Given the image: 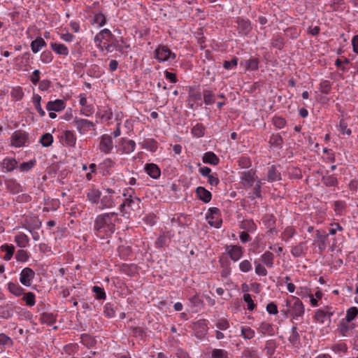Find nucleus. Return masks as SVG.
<instances>
[{"label":"nucleus","mask_w":358,"mask_h":358,"mask_svg":"<svg viewBox=\"0 0 358 358\" xmlns=\"http://www.w3.org/2000/svg\"><path fill=\"white\" fill-rule=\"evenodd\" d=\"M117 213H104L97 215L94 222V234L101 238L110 236L115 231V223L119 221Z\"/></svg>","instance_id":"1"},{"label":"nucleus","mask_w":358,"mask_h":358,"mask_svg":"<svg viewBox=\"0 0 358 358\" xmlns=\"http://www.w3.org/2000/svg\"><path fill=\"white\" fill-rule=\"evenodd\" d=\"M292 301L288 299L286 301V305L289 307V313L294 318L302 316L304 314V306L302 301L295 296H292Z\"/></svg>","instance_id":"2"},{"label":"nucleus","mask_w":358,"mask_h":358,"mask_svg":"<svg viewBox=\"0 0 358 358\" xmlns=\"http://www.w3.org/2000/svg\"><path fill=\"white\" fill-rule=\"evenodd\" d=\"M220 210L217 208L212 207L208 210L206 218L208 224L215 228H220L222 224V220L219 219Z\"/></svg>","instance_id":"3"},{"label":"nucleus","mask_w":358,"mask_h":358,"mask_svg":"<svg viewBox=\"0 0 358 358\" xmlns=\"http://www.w3.org/2000/svg\"><path fill=\"white\" fill-rule=\"evenodd\" d=\"M73 123L80 134H85L92 129L94 130L95 127V124L92 122L86 119L78 118L77 117H75Z\"/></svg>","instance_id":"4"},{"label":"nucleus","mask_w":358,"mask_h":358,"mask_svg":"<svg viewBox=\"0 0 358 358\" xmlns=\"http://www.w3.org/2000/svg\"><path fill=\"white\" fill-rule=\"evenodd\" d=\"M28 140V134L22 130H17L11 136V143L16 148L25 145Z\"/></svg>","instance_id":"5"},{"label":"nucleus","mask_w":358,"mask_h":358,"mask_svg":"<svg viewBox=\"0 0 358 358\" xmlns=\"http://www.w3.org/2000/svg\"><path fill=\"white\" fill-rule=\"evenodd\" d=\"M155 57L159 62H164L175 59L176 54L166 46H159L155 50Z\"/></svg>","instance_id":"6"},{"label":"nucleus","mask_w":358,"mask_h":358,"mask_svg":"<svg viewBox=\"0 0 358 358\" xmlns=\"http://www.w3.org/2000/svg\"><path fill=\"white\" fill-rule=\"evenodd\" d=\"M226 251L233 262L239 260L243 255V248L237 245H229L226 248Z\"/></svg>","instance_id":"7"},{"label":"nucleus","mask_w":358,"mask_h":358,"mask_svg":"<svg viewBox=\"0 0 358 358\" xmlns=\"http://www.w3.org/2000/svg\"><path fill=\"white\" fill-rule=\"evenodd\" d=\"M35 277V272L31 268L27 267L22 270L20 276V282L27 287L31 285V282Z\"/></svg>","instance_id":"8"},{"label":"nucleus","mask_w":358,"mask_h":358,"mask_svg":"<svg viewBox=\"0 0 358 358\" xmlns=\"http://www.w3.org/2000/svg\"><path fill=\"white\" fill-rule=\"evenodd\" d=\"M241 182L244 186L251 187L255 181V171L250 169L241 173Z\"/></svg>","instance_id":"9"},{"label":"nucleus","mask_w":358,"mask_h":358,"mask_svg":"<svg viewBox=\"0 0 358 358\" xmlns=\"http://www.w3.org/2000/svg\"><path fill=\"white\" fill-rule=\"evenodd\" d=\"M236 23L238 32L241 34L248 35L252 30V26L248 20L238 17Z\"/></svg>","instance_id":"10"},{"label":"nucleus","mask_w":358,"mask_h":358,"mask_svg":"<svg viewBox=\"0 0 358 358\" xmlns=\"http://www.w3.org/2000/svg\"><path fill=\"white\" fill-rule=\"evenodd\" d=\"M99 149L105 153H109L113 149V141L110 136L104 134L101 136Z\"/></svg>","instance_id":"11"},{"label":"nucleus","mask_w":358,"mask_h":358,"mask_svg":"<svg viewBox=\"0 0 358 358\" xmlns=\"http://www.w3.org/2000/svg\"><path fill=\"white\" fill-rule=\"evenodd\" d=\"M144 169L147 174L154 179H157L160 177V169L155 164H146Z\"/></svg>","instance_id":"12"},{"label":"nucleus","mask_w":358,"mask_h":358,"mask_svg":"<svg viewBox=\"0 0 358 358\" xmlns=\"http://www.w3.org/2000/svg\"><path fill=\"white\" fill-rule=\"evenodd\" d=\"M65 103L62 99H56L55 101H50L47 103L46 109L48 111L59 112L64 109Z\"/></svg>","instance_id":"13"},{"label":"nucleus","mask_w":358,"mask_h":358,"mask_svg":"<svg viewBox=\"0 0 358 358\" xmlns=\"http://www.w3.org/2000/svg\"><path fill=\"white\" fill-rule=\"evenodd\" d=\"M87 199L89 201H90L92 204H98L100 202L101 192L98 189H89L87 192Z\"/></svg>","instance_id":"14"},{"label":"nucleus","mask_w":358,"mask_h":358,"mask_svg":"<svg viewBox=\"0 0 358 358\" xmlns=\"http://www.w3.org/2000/svg\"><path fill=\"white\" fill-rule=\"evenodd\" d=\"M197 197L204 203H208L212 199V194L203 187H198L196 189Z\"/></svg>","instance_id":"15"},{"label":"nucleus","mask_w":358,"mask_h":358,"mask_svg":"<svg viewBox=\"0 0 358 358\" xmlns=\"http://www.w3.org/2000/svg\"><path fill=\"white\" fill-rule=\"evenodd\" d=\"M115 200L113 195H103L101 197L99 208L103 210L105 208H113L115 206Z\"/></svg>","instance_id":"16"},{"label":"nucleus","mask_w":358,"mask_h":358,"mask_svg":"<svg viewBox=\"0 0 358 358\" xmlns=\"http://www.w3.org/2000/svg\"><path fill=\"white\" fill-rule=\"evenodd\" d=\"M6 189L12 194H17L22 191L21 185L14 179H8L5 181Z\"/></svg>","instance_id":"17"},{"label":"nucleus","mask_w":358,"mask_h":358,"mask_svg":"<svg viewBox=\"0 0 358 358\" xmlns=\"http://www.w3.org/2000/svg\"><path fill=\"white\" fill-rule=\"evenodd\" d=\"M202 161L205 164L216 166L219 164L220 159L213 152H207L204 153Z\"/></svg>","instance_id":"18"},{"label":"nucleus","mask_w":358,"mask_h":358,"mask_svg":"<svg viewBox=\"0 0 358 358\" xmlns=\"http://www.w3.org/2000/svg\"><path fill=\"white\" fill-rule=\"evenodd\" d=\"M281 178V173L277 171L276 167L272 165L268 168L267 180L268 182L279 181Z\"/></svg>","instance_id":"19"},{"label":"nucleus","mask_w":358,"mask_h":358,"mask_svg":"<svg viewBox=\"0 0 358 358\" xmlns=\"http://www.w3.org/2000/svg\"><path fill=\"white\" fill-rule=\"evenodd\" d=\"M328 234L324 231H321L320 230L316 231V238L317 241L319 242V249L320 250H325L327 247L326 241L328 239Z\"/></svg>","instance_id":"20"},{"label":"nucleus","mask_w":358,"mask_h":358,"mask_svg":"<svg viewBox=\"0 0 358 358\" xmlns=\"http://www.w3.org/2000/svg\"><path fill=\"white\" fill-rule=\"evenodd\" d=\"M46 46L44 39L40 36L37 37L31 43V49L34 53H37L42 48Z\"/></svg>","instance_id":"21"},{"label":"nucleus","mask_w":358,"mask_h":358,"mask_svg":"<svg viewBox=\"0 0 358 358\" xmlns=\"http://www.w3.org/2000/svg\"><path fill=\"white\" fill-rule=\"evenodd\" d=\"M17 165V162L14 158L7 157L3 160L1 164L2 169H5L6 171H13Z\"/></svg>","instance_id":"22"},{"label":"nucleus","mask_w":358,"mask_h":358,"mask_svg":"<svg viewBox=\"0 0 358 358\" xmlns=\"http://www.w3.org/2000/svg\"><path fill=\"white\" fill-rule=\"evenodd\" d=\"M40 320L41 323L51 326L56 322V315L52 313H43L41 315Z\"/></svg>","instance_id":"23"},{"label":"nucleus","mask_w":358,"mask_h":358,"mask_svg":"<svg viewBox=\"0 0 358 358\" xmlns=\"http://www.w3.org/2000/svg\"><path fill=\"white\" fill-rule=\"evenodd\" d=\"M240 228L248 232H253L257 229V225L252 220H243L240 224Z\"/></svg>","instance_id":"24"},{"label":"nucleus","mask_w":358,"mask_h":358,"mask_svg":"<svg viewBox=\"0 0 358 358\" xmlns=\"http://www.w3.org/2000/svg\"><path fill=\"white\" fill-rule=\"evenodd\" d=\"M322 182L328 187H336L338 185V180L334 175H325L322 178Z\"/></svg>","instance_id":"25"},{"label":"nucleus","mask_w":358,"mask_h":358,"mask_svg":"<svg viewBox=\"0 0 358 358\" xmlns=\"http://www.w3.org/2000/svg\"><path fill=\"white\" fill-rule=\"evenodd\" d=\"M50 46L52 49L58 55L66 56L69 54V50L67 47L64 44L52 43Z\"/></svg>","instance_id":"26"},{"label":"nucleus","mask_w":358,"mask_h":358,"mask_svg":"<svg viewBox=\"0 0 358 358\" xmlns=\"http://www.w3.org/2000/svg\"><path fill=\"white\" fill-rule=\"evenodd\" d=\"M122 152L127 154L133 152L136 147V143L133 140H126L124 138H122Z\"/></svg>","instance_id":"27"},{"label":"nucleus","mask_w":358,"mask_h":358,"mask_svg":"<svg viewBox=\"0 0 358 358\" xmlns=\"http://www.w3.org/2000/svg\"><path fill=\"white\" fill-rule=\"evenodd\" d=\"M8 289L10 293L16 296H20L24 294V289L17 283L10 282L8 284Z\"/></svg>","instance_id":"28"},{"label":"nucleus","mask_w":358,"mask_h":358,"mask_svg":"<svg viewBox=\"0 0 358 358\" xmlns=\"http://www.w3.org/2000/svg\"><path fill=\"white\" fill-rule=\"evenodd\" d=\"M135 203V201L131 198L124 199L122 203L120 205L119 209L120 212L123 213H127V208H129L131 210H134V204Z\"/></svg>","instance_id":"29"},{"label":"nucleus","mask_w":358,"mask_h":358,"mask_svg":"<svg viewBox=\"0 0 358 358\" xmlns=\"http://www.w3.org/2000/svg\"><path fill=\"white\" fill-rule=\"evenodd\" d=\"M64 138L66 145L71 147L75 146L76 142V137L71 131H65L64 134Z\"/></svg>","instance_id":"30"},{"label":"nucleus","mask_w":358,"mask_h":358,"mask_svg":"<svg viewBox=\"0 0 358 358\" xmlns=\"http://www.w3.org/2000/svg\"><path fill=\"white\" fill-rule=\"evenodd\" d=\"M259 60L257 58H251L244 61L245 70L256 71L259 68Z\"/></svg>","instance_id":"31"},{"label":"nucleus","mask_w":358,"mask_h":358,"mask_svg":"<svg viewBox=\"0 0 358 358\" xmlns=\"http://www.w3.org/2000/svg\"><path fill=\"white\" fill-rule=\"evenodd\" d=\"M0 249L2 252H6L3 257L4 260L8 261L12 258L15 251V247L13 245L4 244L1 246Z\"/></svg>","instance_id":"32"},{"label":"nucleus","mask_w":358,"mask_h":358,"mask_svg":"<svg viewBox=\"0 0 358 358\" xmlns=\"http://www.w3.org/2000/svg\"><path fill=\"white\" fill-rule=\"evenodd\" d=\"M117 309V305L111 303H107L104 306L103 313L107 317L111 318L115 316Z\"/></svg>","instance_id":"33"},{"label":"nucleus","mask_w":358,"mask_h":358,"mask_svg":"<svg viewBox=\"0 0 358 358\" xmlns=\"http://www.w3.org/2000/svg\"><path fill=\"white\" fill-rule=\"evenodd\" d=\"M271 45L273 48L282 50L285 45V39L280 34H275L272 38Z\"/></svg>","instance_id":"34"},{"label":"nucleus","mask_w":358,"mask_h":358,"mask_svg":"<svg viewBox=\"0 0 358 358\" xmlns=\"http://www.w3.org/2000/svg\"><path fill=\"white\" fill-rule=\"evenodd\" d=\"M259 330L262 334H268L270 336L275 334L274 329L270 323L262 322L259 325Z\"/></svg>","instance_id":"35"},{"label":"nucleus","mask_w":358,"mask_h":358,"mask_svg":"<svg viewBox=\"0 0 358 358\" xmlns=\"http://www.w3.org/2000/svg\"><path fill=\"white\" fill-rule=\"evenodd\" d=\"M203 101L206 105H211L215 103V94L210 90H203Z\"/></svg>","instance_id":"36"},{"label":"nucleus","mask_w":358,"mask_h":358,"mask_svg":"<svg viewBox=\"0 0 358 358\" xmlns=\"http://www.w3.org/2000/svg\"><path fill=\"white\" fill-rule=\"evenodd\" d=\"M29 238L28 236L23 234L20 233L15 237V241L17 243V246L20 248H25L29 243Z\"/></svg>","instance_id":"37"},{"label":"nucleus","mask_w":358,"mask_h":358,"mask_svg":"<svg viewBox=\"0 0 358 358\" xmlns=\"http://www.w3.org/2000/svg\"><path fill=\"white\" fill-rule=\"evenodd\" d=\"M114 38L110 31L108 29L101 30L94 38V41H101V39H106L110 41Z\"/></svg>","instance_id":"38"},{"label":"nucleus","mask_w":358,"mask_h":358,"mask_svg":"<svg viewBox=\"0 0 358 358\" xmlns=\"http://www.w3.org/2000/svg\"><path fill=\"white\" fill-rule=\"evenodd\" d=\"M80 340L83 345H85L87 348L94 346L96 343V340L92 336L87 334H82L80 336Z\"/></svg>","instance_id":"39"},{"label":"nucleus","mask_w":358,"mask_h":358,"mask_svg":"<svg viewBox=\"0 0 358 358\" xmlns=\"http://www.w3.org/2000/svg\"><path fill=\"white\" fill-rule=\"evenodd\" d=\"M201 99V94L199 91H195L193 90H189V107L191 108H193L194 103L196 102L197 101H199Z\"/></svg>","instance_id":"40"},{"label":"nucleus","mask_w":358,"mask_h":358,"mask_svg":"<svg viewBox=\"0 0 358 358\" xmlns=\"http://www.w3.org/2000/svg\"><path fill=\"white\" fill-rule=\"evenodd\" d=\"M306 250L305 243L301 242L299 245L293 247L291 250L292 255L295 257H301Z\"/></svg>","instance_id":"41"},{"label":"nucleus","mask_w":358,"mask_h":358,"mask_svg":"<svg viewBox=\"0 0 358 358\" xmlns=\"http://www.w3.org/2000/svg\"><path fill=\"white\" fill-rule=\"evenodd\" d=\"M268 143L273 146L281 148L283 144V139L279 134H272Z\"/></svg>","instance_id":"42"},{"label":"nucleus","mask_w":358,"mask_h":358,"mask_svg":"<svg viewBox=\"0 0 358 358\" xmlns=\"http://www.w3.org/2000/svg\"><path fill=\"white\" fill-rule=\"evenodd\" d=\"M157 142L154 139H148L143 143V148L148 150L152 152H156L157 150Z\"/></svg>","instance_id":"43"},{"label":"nucleus","mask_w":358,"mask_h":358,"mask_svg":"<svg viewBox=\"0 0 358 358\" xmlns=\"http://www.w3.org/2000/svg\"><path fill=\"white\" fill-rule=\"evenodd\" d=\"M348 323L349 322H347L345 320H342L340 322L339 332L343 336H347L349 330H351L354 328L353 325H349Z\"/></svg>","instance_id":"44"},{"label":"nucleus","mask_w":358,"mask_h":358,"mask_svg":"<svg viewBox=\"0 0 358 358\" xmlns=\"http://www.w3.org/2000/svg\"><path fill=\"white\" fill-rule=\"evenodd\" d=\"M137 270V266L134 264H122L121 266V271L124 273L129 276H133Z\"/></svg>","instance_id":"45"},{"label":"nucleus","mask_w":358,"mask_h":358,"mask_svg":"<svg viewBox=\"0 0 358 358\" xmlns=\"http://www.w3.org/2000/svg\"><path fill=\"white\" fill-rule=\"evenodd\" d=\"M273 258H274L273 254L268 251H266V252H264L262 256L263 263L268 267L273 266Z\"/></svg>","instance_id":"46"},{"label":"nucleus","mask_w":358,"mask_h":358,"mask_svg":"<svg viewBox=\"0 0 358 358\" xmlns=\"http://www.w3.org/2000/svg\"><path fill=\"white\" fill-rule=\"evenodd\" d=\"M53 142V136L50 133H45L41 137L40 143L43 147H49Z\"/></svg>","instance_id":"47"},{"label":"nucleus","mask_w":358,"mask_h":358,"mask_svg":"<svg viewBox=\"0 0 358 358\" xmlns=\"http://www.w3.org/2000/svg\"><path fill=\"white\" fill-rule=\"evenodd\" d=\"M331 315V313H328L323 310H317L315 315V319L320 323H324V319L327 317L329 318Z\"/></svg>","instance_id":"48"},{"label":"nucleus","mask_w":358,"mask_h":358,"mask_svg":"<svg viewBox=\"0 0 358 358\" xmlns=\"http://www.w3.org/2000/svg\"><path fill=\"white\" fill-rule=\"evenodd\" d=\"M205 127L201 123H197L192 129V133L194 136L202 137L205 134Z\"/></svg>","instance_id":"49"},{"label":"nucleus","mask_w":358,"mask_h":358,"mask_svg":"<svg viewBox=\"0 0 358 358\" xmlns=\"http://www.w3.org/2000/svg\"><path fill=\"white\" fill-rule=\"evenodd\" d=\"M358 315V308L357 307H351L347 310L345 321L350 322L352 321Z\"/></svg>","instance_id":"50"},{"label":"nucleus","mask_w":358,"mask_h":358,"mask_svg":"<svg viewBox=\"0 0 358 358\" xmlns=\"http://www.w3.org/2000/svg\"><path fill=\"white\" fill-rule=\"evenodd\" d=\"M22 300L25 302L27 306H33L36 303L35 294L33 292H27L23 296Z\"/></svg>","instance_id":"51"},{"label":"nucleus","mask_w":358,"mask_h":358,"mask_svg":"<svg viewBox=\"0 0 358 358\" xmlns=\"http://www.w3.org/2000/svg\"><path fill=\"white\" fill-rule=\"evenodd\" d=\"M262 221L266 227H269L275 225L276 219L272 214H266Z\"/></svg>","instance_id":"52"},{"label":"nucleus","mask_w":358,"mask_h":358,"mask_svg":"<svg viewBox=\"0 0 358 358\" xmlns=\"http://www.w3.org/2000/svg\"><path fill=\"white\" fill-rule=\"evenodd\" d=\"M36 164V160L35 159H31L27 162H23L20 165V170L22 172H27L31 170Z\"/></svg>","instance_id":"53"},{"label":"nucleus","mask_w":358,"mask_h":358,"mask_svg":"<svg viewBox=\"0 0 358 358\" xmlns=\"http://www.w3.org/2000/svg\"><path fill=\"white\" fill-rule=\"evenodd\" d=\"M92 291L95 294V298L96 299H106V292L103 288L99 286H94L92 287Z\"/></svg>","instance_id":"54"},{"label":"nucleus","mask_w":358,"mask_h":358,"mask_svg":"<svg viewBox=\"0 0 358 358\" xmlns=\"http://www.w3.org/2000/svg\"><path fill=\"white\" fill-rule=\"evenodd\" d=\"M10 94L11 96L17 101L21 100L24 96V92L21 87L13 88Z\"/></svg>","instance_id":"55"},{"label":"nucleus","mask_w":358,"mask_h":358,"mask_svg":"<svg viewBox=\"0 0 358 358\" xmlns=\"http://www.w3.org/2000/svg\"><path fill=\"white\" fill-rule=\"evenodd\" d=\"M273 124L278 129H282L286 125V120L280 116H275L273 117Z\"/></svg>","instance_id":"56"},{"label":"nucleus","mask_w":358,"mask_h":358,"mask_svg":"<svg viewBox=\"0 0 358 358\" xmlns=\"http://www.w3.org/2000/svg\"><path fill=\"white\" fill-rule=\"evenodd\" d=\"M15 259L17 262H24L28 260V252L24 250H19L15 254Z\"/></svg>","instance_id":"57"},{"label":"nucleus","mask_w":358,"mask_h":358,"mask_svg":"<svg viewBox=\"0 0 358 358\" xmlns=\"http://www.w3.org/2000/svg\"><path fill=\"white\" fill-rule=\"evenodd\" d=\"M331 90V85L329 80H323L320 84V91L325 94H328Z\"/></svg>","instance_id":"58"},{"label":"nucleus","mask_w":358,"mask_h":358,"mask_svg":"<svg viewBox=\"0 0 358 358\" xmlns=\"http://www.w3.org/2000/svg\"><path fill=\"white\" fill-rule=\"evenodd\" d=\"M239 268L242 272L248 273L252 270V266L249 260L244 259L239 264Z\"/></svg>","instance_id":"59"},{"label":"nucleus","mask_w":358,"mask_h":358,"mask_svg":"<svg viewBox=\"0 0 358 358\" xmlns=\"http://www.w3.org/2000/svg\"><path fill=\"white\" fill-rule=\"evenodd\" d=\"M334 206L336 214L341 215L345 210L346 204L343 201H336L334 202Z\"/></svg>","instance_id":"60"},{"label":"nucleus","mask_w":358,"mask_h":358,"mask_svg":"<svg viewBox=\"0 0 358 358\" xmlns=\"http://www.w3.org/2000/svg\"><path fill=\"white\" fill-rule=\"evenodd\" d=\"M12 339L5 334H0V346H11L13 345Z\"/></svg>","instance_id":"61"},{"label":"nucleus","mask_w":358,"mask_h":358,"mask_svg":"<svg viewBox=\"0 0 358 358\" xmlns=\"http://www.w3.org/2000/svg\"><path fill=\"white\" fill-rule=\"evenodd\" d=\"M241 334L246 339H251L255 336V331L250 327H245L241 329Z\"/></svg>","instance_id":"62"},{"label":"nucleus","mask_w":358,"mask_h":358,"mask_svg":"<svg viewBox=\"0 0 358 358\" xmlns=\"http://www.w3.org/2000/svg\"><path fill=\"white\" fill-rule=\"evenodd\" d=\"M212 358H228V353L222 349H214L212 351Z\"/></svg>","instance_id":"63"},{"label":"nucleus","mask_w":358,"mask_h":358,"mask_svg":"<svg viewBox=\"0 0 358 358\" xmlns=\"http://www.w3.org/2000/svg\"><path fill=\"white\" fill-rule=\"evenodd\" d=\"M243 300L247 303L248 310H253L256 305L252 299L251 295L250 294H244Z\"/></svg>","instance_id":"64"}]
</instances>
